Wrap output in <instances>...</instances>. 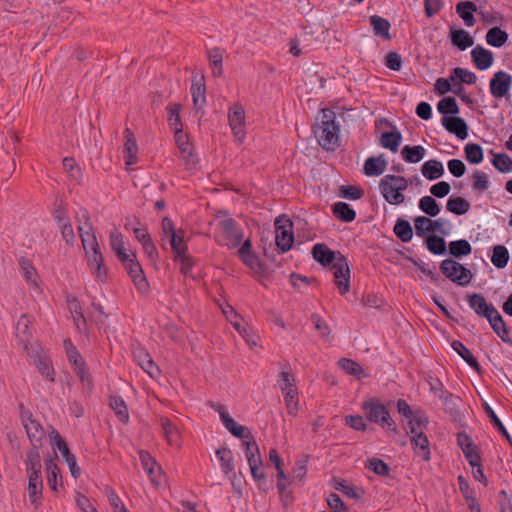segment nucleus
I'll return each instance as SVG.
<instances>
[{
  "label": "nucleus",
  "instance_id": "48",
  "mask_svg": "<svg viewBox=\"0 0 512 512\" xmlns=\"http://www.w3.org/2000/svg\"><path fill=\"white\" fill-rule=\"evenodd\" d=\"M446 207L448 211L456 215H463L469 211L470 203L463 197H450Z\"/></svg>",
  "mask_w": 512,
  "mask_h": 512
},
{
  "label": "nucleus",
  "instance_id": "35",
  "mask_svg": "<svg viewBox=\"0 0 512 512\" xmlns=\"http://www.w3.org/2000/svg\"><path fill=\"white\" fill-rule=\"evenodd\" d=\"M109 406L115 412L116 416L121 422L127 423L129 421L128 408L121 396H110Z\"/></svg>",
  "mask_w": 512,
  "mask_h": 512
},
{
  "label": "nucleus",
  "instance_id": "46",
  "mask_svg": "<svg viewBox=\"0 0 512 512\" xmlns=\"http://www.w3.org/2000/svg\"><path fill=\"white\" fill-rule=\"evenodd\" d=\"M485 38L490 46L501 47L507 42L508 34L495 26L488 30Z\"/></svg>",
  "mask_w": 512,
  "mask_h": 512
},
{
  "label": "nucleus",
  "instance_id": "36",
  "mask_svg": "<svg viewBox=\"0 0 512 512\" xmlns=\"http://www.w3.org/2000/svg\"><path fill=\"white\" fill-rule=\"evenodd\" d=\"M423 176L428 180H435L444 174V167L438 160L426 161L421 168Z\"/></svg>",
  "mask_w": 512,
  "mask_h": 512
},
{
  "label": "nucleus",
  "instance_id": "39",
  "mask_svg": "<svg viewBox=\"0 0 512 512\" xmlns=\"http://www.w3.org/2000/svg\"><path fill=\"white\" fill-rule=\"evenodd\" d=\"M451 346L455 352H457L472 368L480 373V365L477 358L471 353V351L460 341H453Z\"/></svg>",
  "mask_w": 512,
  "mask_h": 512
},
{
  "label": "nucleus",
  "instance_id": "63",
  "mask_svg": "<svg viewBox=\"0 0 512 512\" xmlns=\"http://www.w3.org/2000/svg\"><path fill=\"white\" fill-rule=\"evenodd\" d=\"M465 156L470 163H480V145L469 143L465 146Z\"/></svg>",
  "mask_w": 512,
  "mask_h": 512
},
{
  "label": "nucleus",
  "instance_id": "45",
  "mask_svg": "<svg viewBox=\"0 0 512 512\" xmlns=\"http://www.w3.org/2000/svg\"><path fill=\"white\" fill-rule=\"evenodd\" d=\"M482 408L484 409L485 413L487 414L491 424L498 430V432L502 436H504L510 443H512L508 431L506 430L504 424L499 419V417L496 415L494 410L484 401H482Z\"/></svg>",
  "mask_w": 512,
  "mask_h": 512
},
{
  "label": "nucleus",
  "instance_id": "13",
  "mask_svg": "<svg viewBox=\"0 0 512 512\" xmlns=\"http://www.w3.org/2000/svg\"><path fill=\"white\" fill-rule=\"evenodd\" d=\"M21 418L32 447H40L45 437L42 426L29 411L23 412Z\"/></svg>",
  "mask_w": 512,
  "mask_h": 512
},
{
  "label": "nucleus",
  "instance_id": "52",
  "mask_svg": "<svg viewBox=\"0 0 512 512\" xmlns=\"http://www.w3.org/2000/svg\"><path fill=\"white\" fill-rule=\"evenodd\" d=\"M183 231L180 230L176 234H172L169 237V243L171 245L172 251L174 253V257L181 256L184 253H187V246L184 243V235Z\"/></svg>",
  "mask_w": 512,
  "mask_h": 512
},
{
  "label": "nucleus",
  "instance_id": "23",
  "mask_svg": "<svg viewBox=\"0 0 512 512\" xmlns=\"http://www.w3.org/2000/svg\"><path fill=\"white\" fill-rule=\"evenodd\" d=\"M175 141L180 151L181 157L185 160V164L187 167H191L195 165V160L193 158V153L191 150V145L188 141L187 135H185L182 130L175 132Z\"/></svg>",
  "mask_w": 512,
  "mask_h": 512
},
{
  "label": "nucleus",
  "instance_id": "22",
  "mask_svg": "<svg viewBox=\"0 0 512 512\" xmlns=\"http://www.w3.org/2000/svg\"><path fill=\"white\" fill-rule=\"evenodd\" d=\"M206 87L204 83V77L198 78L194 76L192 78L191 94L193 98V104L196 110H201L206 103Z\"/></svg>",
  "mask_w": 512,
  "mask_h": 512
},
{
  "label": "nucleus",
  "instance_id": "42",
  "mask_svg": "<svg viewBox=\"0 0 512 512\" xmlns=\"http://www.w3.org/2000/svg\"><path fill=\"white\" fill-rule=\"evenodd\" d=\"M216 457L220 462L222 471L229 475L234 471V464H233V454L232 451L228 448H220L217 449Z\"/></svg>",
  "mask_w": 512,
  "mask_h": 512
},
{
  "label": "nucleus",
  "instance_id": "18",
  "mask_svg": "<svg viewBox=\"0 0 512 512\" xmlns=\"http://www.w3.org/2000/svg\"><path fill=\"white\" fill-rule=\"evenodd\" d=\"M442 125L448 132L455 134L461 140L468 136L467 125L460 117L444 116L442 118Z\"/></svg>",
  "mask_w": 512,
  "mask_h": 512
},
{
  "label": "nucleus",
  "instance_id": "14",
  "mask_svg": "<svg viewBox=\"0 0 512 512\" xmlns=\"http://www.w3.org/2000/svg\"><path fill=\"white\" fill-rule=\"evenodd\" d=\"M52 433L54 435L53 439L55 441V446L60 451L63 459L68 464L71 475L74 478H78L81 472L79 466L77 465L75 455L70 452L66 442L57 431L53 430Z\"/></svg>",
  "mask_w": 512,
  "mask_h": 512
},
{
  "label": "nucleus",
  "instance_id": "20",
  "mask_svg": "<svg viewBox=\"0 0 512 512\" xmlns=\"http://www.w3.org/2000/svg\"><path fill=\"white\" fill-rule=\"evenodd\" d=\"M124 266L138 290L145 291L148 287V282L139 262L133 259Z\"/></svg>",
  "mask_w": 512,
  "mask_h": 512
},
{
  "label": "nucleus",
  "instance_id": "15",
  "mask_svg": "<svg viewBox=\"0 0 512 512\" xmlns=\"http://www.w3.org/2000/svg\"><path fill=\"white\" fill-rule=\"evenodd\" d=\"M379 189L383 198L391 205H400L405 200L401 190L388 179L387 175L380 180Z\"/></svg>",
  "mask_w": 512,
  "mask_h": 512
},
{
  "label": "nucleus",
  "instance_id": "57",
  "mask_svg": "<svg viewBox=\"0 0 512 512\" xmlns=\"http://www.w3.org/2000/svg\"><path fill=\"white\" fill-rule=\"evenodd\" d=\"M414 226L417 236L424 237L427 233L433 232L431 219L425 216H418L414 219Z\"/></svg>",
  "mask_w": 512,
  "mask_h": 512
},
{
  "label": "nucleus",
  "instance_id": "58",
  "mask_svg": "<svg viewBox=\"0 0 512 512\" xmlns=\"http://www.w3.org/2000/svg\"><path fill=\"white\" fill-rule=\"evenodd\" d=\"M492 163L494 167L502 173H507L512 170V159L507 154L495 155Z\"/></svg>",
  "mask_w": 512,
  "mask_h": 512
},
{
  "label": "nucleus",
  "instance_id": "24",
  "mask_svg": "<svg viewBox=\"0 0 512 512\" xmlns=\"http://www.w3.org/2000/svg\"><path fill=\"white\" fill-rule=\"evenodd\" d=\"M125 144H124V159L126 165L130 166L137 162V143L131 129L126 128L125 131Z\"/></svg>",
  "mask_w": 512,
  "mask_h": 512
},
{
  "label": "nucleus",
  "instance_id": "53",
  "mask_svg": "<svg viewBox=\"0 0 512 512\" xmlns=\"http://www.w3.org/2000/svg\"><path fill=\"white\" fill-rule=\"evenodd\" d=\"M428 250L435 255H442L446 252V243L444 238L437 235H430L426 238Z\"/></svg>",
  "mask_w": 512,
  "mask_h": 512
},
{
  "label": "nucleus",
  "instance_id": "51",
  "mask_svg": "<svg viewBox=\"0 0 512 512\" xmlns=\"http://www.w3.org/2000/svg\"><path fill=\"white\" fill-rule=\"evenodd\" d=\"M419 208L430 217H435L440 212V207L432 196H424L419 200Z\"/></svg>",
  "mask_w": 512,
  "mask_h": 512
},
{
  "label": "nucleus",
  "instance_id": "12",
  "mask_svg": "<svg viewBox=\"0 0 512 512\" xmlns=\"http://www.w3.org/2000/svg\"><path fill=\"white\" fill-rule=\"evenodd\" d=\"M229 125L236 141L242 143L245 139V111L240 104H235L228 113Z\"/></svg>",
  "mask_w": 512,
  "mask_h": 512
},
{
  "label": "nucleus",
  "instance_id": "43",
  "mask_svg": "<svg viewBox=\"0 0 512 512\" xmlns=\"http://www.w3.org/2000/svg\"><path fill=\"white\" fill-rule=\"evenodd\" d=\"M509 257H510L509 251L505 246L496 245L493 247L492 255H491V262L496 268H498V269L505 268L508 264Z\"/></svg>",
  "mask_w": 512,
  "mask_h": 512
},
{
  "label": "nucleus",
  "instance_id": "33",
  "mask_svg": "<svg viewBox=\"0 0 512 512\" xmlns=\"http://www.w3.org/2000/svg\"><path fill=\"white\" fill-rule=\"evenodd\" d=\"M224 51L218 47H214L207 52L209 64L214 77H220L223 74L222 62Z\"/></svg>",
  "mask_w": 512,
  "mask_h": 512
},
{
  "label": "nucleus",
  "instance_id": "47",
  "mask_svg": "<svg viewBox=\"0 0 512 512\" xmlns=\"http://www.w3.org/2000/svg\"><path fill=\"white\" fill-rule=\"evenodd\" d=\"M449 254L454 258H461L463 256H467L471 253L472 248L470 243L467 240H456L451 241L448 245Z\"/></svg>",
  "mask_w": 512,
  "mask_h": 512
},
{
  "label": "nucleus",
  "instance_id": "29",
  "mask_svg": "<svg viewBox=\"0 0 512 512\" xmlns=\"http://www.w3.org/2000/svg\"><path fill=\"white\" fill-rule=\"evenodd\" d=\"M387 164L383 155L369 157L364 163V173L367 176H379L386 170Z\"/></svg>",
  "mask_w": 512,
  "mask_h": 512
},
{
  "label": "nucleus",
  "instance_id": "5",
  "mask_svg": "<svg viewBox=\"0 0 512 512\" xmlns=\"http://www.w3.org/2000/svg\"><path fill=\"white\" fill-rule=\"evenodd\" d=\"M361 407L369 421L379 424L386 430L397 431L396 423L391 418L389 411L378 399H369L363 402Z\"/></svg>",
  "mask_w": 512,
  "mask_h": 512
},
{
  "label": "nucleus",
  "instance_id": "2",
  "mask_svg": "<svg viewBox=\"0 0 512 512\" xmlns=\"http://www.w3.org/2000/svg\"><path fill=\"white\" fill-rule=\"evenodd\" d=\"M210 407L219 413L220 419L224 427L235 437L245 439L243 446L245 447V456L248 464H262V458L258 445L253 439L250 430L243 425L238 424L227 412L225 407L220 403L211 402Z\"/></svg>",
  "mask_w": 512,
  "mask_h": 512
},
{
  "label": "nucleus",
  "instance_id": "31",
  "mask_svg": "<svg viewBox=\"0 0 512 512\" xmlns=\"http://www.w3.org/2000/svg\"><path fill=\"white\" fill-rule=\"evenodd\" d=\"M162 432L169 445H179L180 432L177 426L168 418L162 417L160 419Z\"/></svg>",
  "mask_w": 512,
  "mask_h": 512
},
{
  "label": "nucleus",
  "instance_id": "17",
  "mask_svg": "<svg viewBox=\"0 0 512 512\" xmlns=\"http://www.w3.org/2000/svg\"><path fill=\"white\" fill-rule=\"evenodd\" d=\"M510 85L511 76L504 71H498L490 81L491 94L496 98H502L507 94Z\"/></svg>",
  "mask_w": 512,
  "mask_h": 512
},
{
  "label": "nucleus",
  "instance_id": "10",
  "mask_svg": "<svg viewBox=\"0 0 512 512\" xmlns=\"http://www.w3.org/2000/svg\"><path fill=\"white\" fill-rule=\"evenodd\" d=\"M482 317L487 318L493 331L502 341L512 344L509 331L500 313L492 306H489L482 297Z\"/></svg>",
  "mask_w": 512,
  "mask_h": 512
},
{
  "label": "nucleus",
  "instance_id": "4",
  "mask_svg": "<svg viewBox=\"0 0 512 512\" xmlns=\"http://www.w3.org/2000/svg\"><path fill=\"white\" fill-rule=\"evenodd\" d=\"M79 235L86 253L89 268L93 270L99 281L105 282L107 280V269L103 264L104 259L99 250V244L95 235L89 233V231L84 232V227L81 225L79 226Z\"/></svg>",
  "mask_w": 512,
  "mask_h": 512
},
{
  "label": "nucleus",
  "instance_id": "27",
  "mask_svg": "<svg viewBox=\"0 0 512 512\" xmlns=\"http://www.w3.org/2000/svg\"><path fill=\"white\" fill-rule=\"evenodd\" d=\"M370 24L373 28V33L375 36L381 37L384 40H390V22L379 16V15H372L369 17Z\"/></svg>",
  "mask_w": 512,
  "mask_h": 512
},
{
  "label": "nucleus",
  "instance_id": "54",
  "mask_svg": "<svg viewBox=\"0 0 512 512\" xmlns=\"http://www.w3.org/2000/svg\"><path fill=\"white\" fill-rule=\"evenodd\" d=\"M45 467L47 473V482L50 488L54 491L57 490V477L60 474V470L57 464L54 462L52 458L45 460Z\"/></svg>",
  "mask_w": 512,
  "mask_h": 512
},
{
  "label": "nucleus",
  "instance_id": "8",
  "mask_svg": "<svg viewBox=\"0 0 512 512\" xmlns=\"http://www.w3.org/2000/svg\"><path fill=\"white\" fill-rule=\"evenodd\" d=\"M441 273L459 286H466L472 279V273L461 263L453 259H445L440 264Z\"/></svg>",
  "mask_w": 512,
  "mask_h": 512
},
{
  "label": "nucleus",
  "instance_id": "40",
  "mask_svg": "<svg viewBox=\"0 0 512 512\" xmlns=\"http://www.w3.org/2000/svg\"><path fill=\"white\" fill-rule=\"evenodd\" d=\"M459 489L464 498L467 501L468 507L471 512H480V506L476 505V499L474 497V493L471 490L468 481L462 476H458Z\"/></svg>",
  "mask_w": 512,
  "mask_h": 512
},
{
  "label": "nucleus",
  "instance_id": "41",
  "mask_svg": "<svg viewBox=\"0 0 512 512\" xmlns=\"http://www.w3.org/2000/svg\"><path fill=\"white\" fill-rule=\"evenodd\" d=\"M426 150L421 145L409 146L406 145L401 151V156L404 161L408 163H417L421 161L425 156Z\"/></svg>",
  "mask_w": 512,
  "mask_h": 512
},
{
  "label": "nucleus",
  "instance_id": "16",
  "mask_svg": "<svg viewBox=\"0 0 512 512\" xmlns=\"http://www.w3.org/2000/svg\"><path fill=\"white\" fill-rule=\"evenodd\" d=\"M137 364L153 379L159 377L160 370L154 363L150 354L143 348L138 347L133 352Z\"/></svg>",
  "mask_w": 512,
  "mask_h": 512
},
{
  "label": "nucleus",
  "instance_id": "30",
  "mask_svg": "<svg viewBox=\"0 0 512 512\" xmlns=\"http://www.w3.org/2000/svg\"><path fill=\"white\" fill-rule=\"evenodd\" d=\"M222 312L226 316L227 320L230 321V323L233 325L235 330L246 340L247 343H250L248 339V329L241 325L240 323V315L234 310V308L227 304L224 307H222Z\"/></svg>",
  "mask_w": 512,
  "mask_h": 512
},
{
  "label": "nucleus",
  "instance_id": "61",
  "mask_svg": "<svg viewBox=\"0 0 512 512\" xmlns=\"http://www.w3.org/2000/svg\"><path fill=\"white\" fill-rule=\"evenodd\" d=\"M339 196L349 200H357L363 196V190L356 186L344 185L340 187Z\"/></svg>",
  "mask_w": 512,
  "mask_h": 512
},
{
  "label": "nucleus",
  "instance_id": "26",
  "mask_svg": "<svg viewBox=\"0 0 512 512\" xmlns=\"http://www.w3.org/2000/svg\"><path fill=\"white\" fill-rule=\"evenodd\" d=\"M477 11V5L471 1L459 2L456 5V12L468 27L476 23L474 12Z\"/></svg>",
  "mask_w": 512,
  "mask_h": 512
},
{
  "label": "nucleus",
  "instance_id": "56",
  "mask_svg": "<svg viewBox=\"0 0 512 512\" xmlns=\"http://www.w3.org/2000/svg\"><path fill=\"white\" fill-rule=\"evenodd\" d=\"M366 467L379 476H388L390 473L389 465L379 458L369 459Z\"/></svg>",
  "mask_w": 512,
  "mask_h": 512
},
{
  "label": "nucleus",
  "instance_id": "21",
  "mask_svg": "<svg viewBox=\"0 0 512 512\" xmlns=\"http://www.w3.org/2000/svg\"><path fill=\"white\" fill-rule=\"evenodd\" d=\"M39 448L40 447H32L25 453L24 463L26 466L27 475H42V464Z\"/></svg>",
  "mask_w": 512,
  "mask_h": 512
},
{
  "label": "nucleus",
  "instance_id": "6",
  "mask_svg": "<svg viewBox=\"0 0 512 512\" xmlns=\"http://www.w3.org/2000/svg\"><path fill=\"white\" fill-rule=\"evenodd\" d=\"M277 383L283 394L288 414L295 416L298 412L299 400L295 378L290 372L281 371L278 375Z\"/></svg>",
  "mask_w": 512,
  "mask_h": 512
},
{
  "label": "nucleus",
  "instance_id": "7",
  "mask_svg": "<svg viewBox=\"0 0 512 512\" xmlns=\"http://www.w3.org/2000/svg\"><path fill=\"white\" fill-rule=\"evenodd\" d=\"M219 232L215 236L218 244L228 249L238 247L243 239V232L232 218H225L218 222Z\"/></svg>",
  "mask_w": 512,
  "mask_h": 512
},
{
  "label": "nucleus",
  "instance_id": "28",
  "mask_svg": "<svg viewBox=\"0 0 512 512\" xmlns=\"http://www.w3.org/2000/svg\"><path fill=\"white\" fill-rule=\"evenodd\" d=\"M428 424V419L421 411H416L413 418L409 419L406 425L407 433L410 438L414 435L424 434V429Z\"/></svg>",
  "mask_w": 512,
  "mask_h": 512
},
{
  "label": "nucleus",
  "instance_id": "37",
  "mask_svg": "<svg viewBox=\"0 0 512 512\" xmlns=\"http://www.w3.org/2000/svg\"><path fill=\"white\" fill-rule=\"evenodd\" d=\"M334 216L343 222H352L356 218V212L345 202H337L332 206Z\"/></svg>",
  "mask_w": 512,
  "mask_h": 512
},
{
  "label": "nucleus",
  "instance_id": "38",
  "mask_svg": "<svg viewBox=\"0 0 512 512\" xmlns=\"http://www.w3.org/2000/svg\"><path fill=\"white\" fill-rule=\"evenodd\" d=\"M415 453L424 460L430 459L429 441L425 434L414 435L410 438Z\"/></svg>",
  "mask_w": 512,
  "mask_h": 512
},
{
  "label": "nucleus",
  "instance_id": "19",
  "mask_svg": "<svg viewBox=\"0 0 512 512\" xmlns=\"http://www.w3.org/2000/svg\"><path fill=\"white\" fill-rule=\"evenodd\" d=\"M28 476V495L31 504L38 508L41 503L43 480L42 475H27Z\"/></svg>",
  "mask_w": 512,
  "mask_h": 512
},
{
  "label": "nucleus",
  "instance_id": "55",
  "mask_svg": "<svg viewBox=\"0 0 512 512\" xmlns=\"http://www.w3.org/2000/svg\"><path fill=\"white\" fill-rule=\"evenodd\" d=\"M437 108L439 113L443 115H455L459 112L457 102L453 97H445L442 100H440L438 102Z\"/></svg>",
  "mask_w": 512,
  "mask_h": 512
},
{
  "label": "nucleus",
  "instance_id": "49",
  "mask_svg": "<svg viewBox=\"0 0 512 512\" xmlns=\"http://www.w3.org/2000/svg\"><path fill=\"white\" fill-rule=\"evenodd\" d=\"M394 233L402 242H409L413 237V229L407 220L398 219L394 226Z\"/></svg>",
  "mask_w": 512,
  "mask_h": 512
},
{
  "label": "nucleus",
  "instance_id": "1",
  "mask_svg": "<svg viewBox=\"0 0 512 512\" xmlns=\"http://www.w3.org/2000/svg\"><path fill=\"white\" fill-rule=\"evenodd\" d=\"M312 255L322 266L332 265L334 282L340 294L348 293L350 290V268L346 257L340 251H333L323 243L313 246Z\"/></svg>",
  "mask_w": 512,
  "mask_h": 512
},
{
  "label": "nucleus",
  "instance_id": "62",
  "mask_svg": "<svg viewBox=\"0 0 512 512\" xmlns=\"http://www.w3.org/2000/svg\"><path fill=\"white\" fill-rule=\"evenodd\" d=\"M454 76L460 80V84H474L477 81L475 73L461 67L454 68Z\"/></svg>",
  "mask_w": 512,
  "mask_h": 512
},
{
  "label": "nucleus",
  "instance_id": "3",
  "mask_svg": "<svg viewBox=\"0 0 512 512\" xmlns=\"http://www.w3.org/2000/svg\"><path fill=\"white\" fill-rule=\"evenodd\" d=\"M340 126L336 113L329 108L321 110V118L314 128L319 145L326 151H334L339 146Z\"/></svg>",
  "mask_w": 512,
  "mask_h": 512
},
{
  "label": "nucleus",
  "instance_id": "59",
  "mask_svg": "<svg viewBox=\"0 0 512 512\" xmlns=\"http://www.w3.org/2000/svg\"><path fill=\"white\" fill-rule=\"evenodd\" d=\"M179 110V105L177 104H171L167 107L169 124L175 132L182 130Z\"/></svg>",
  "mask_w": 512,
  "mask_h": 512
},
{
  "label": "nucleus",
  "instance_id": "44",
  "mask_svg": "<svg viewBox=\"0 0 512 512\" xmlns=\"http://www.w3.org/2000/svg\"><path fill=\"white\" fill-rule=\"evenodd\" d=\"M339 367L347 374L355 376L357 379L366 377L364 369L356 361L348 358H342L338 362Z\"/></svg>",
  "mask_w": 512,
  "mask_h": 512
},
{
  "label": "nucleus",
  "instance_id": "64",
  "mask_svg": "<svg viewBox=\"0 0 512 512\" xmlns=\"http://www.w3.org/2000/svg\"><path fill=\"white\" fill-rule=\"evenodd\" d=\"M174 260L176 262L181 263L180 271L183 275H185V276L190 275L191 269L194 266V260L190 255H188L187 253H184L181 256L174 257Z\"/></svg>",
  "mask_w": 512,
  "mask_h": 512
},
{
  "label": "nucleus",
  "instance_id": "9",
  "mask_svg": "<svg viewBox=\"0 0 512 512\" xmlns=\"http://www.w3.org/2000/svg\"><path fill=\"white\" fill-rule=\"evenodd\" d=\"M276 245L282 252L292 248L294 242L293 222L286 215H281L275 220Z\"/></svg>",
  "mask_w": 512,
  "mask_h": 512
},
{
  "label": "nucleus",
  "instance_id": "50",
  "mask_svg": "<svg viewBox=\"0 0 512 512\" xmlns=\"http://www.w3.org/2000/svg\"><path fill=\"white\" fill-rule=\"evenodd\" d=\"M29 325V318L26 315H22L16 324V337L20 342L26 343L32 337Z\"/></svg>",
  "mask_w": 512,
  "mask_h": 512
},
{
  "label": "nucleus",
  "instance_id": "34",
  "mask_svg": "<svg viewBox=\"0 0 512 512\" xmlns=\"http://www.w3.org/2000/svg\"><path fill=\"white\" fill-rule=\"evenodd\" d=\"M402 142V135L398 130H394L391 132H384L381 134L380 137V145L385 148L389 149L392 152H397L398 148Z\"/></svg>",
  "mask_w": 512,
  "mask_h": 512
},
{
  "label": "nucleus",
  "instance_id": "60",
  "mask_svg": "<svg viewBox=\"0 0 512 512\" xmlns=\"http://www.w3.org/2000/svg\"><path fill=\"white\" fill-rule=\"evenodd\" d=\"M106 495L108 497L109 503L112 506L114 512H128L127 508L123 504L120 497L116 494V492L110 488L106 487L105 489Z\"/></svg>",
  "mask_w": 512,
  "mask_h": 512
},
{
  "label": "nucleus",
  "instance_id": "32",
  "mask_svg": "<svg viewBox=\"0 0 512 512\" xmlns=\"http://www.w3.org/2000/svg\"><path fill=\"white\" fill-rule=\"evenodd\" d=\"M139 457L141 464L144 470L148 473L151 482L157 485L159 480L157 479L156 468L158 471H160L161 468L157 465L155 459L147 451H140Z\"/></svg>",
  "mask_w": 512,
  "mask_h": 512
},
{
  "label": "nucleus",
  "instance_id": "25",
  "mask_svg": "<svg viewBox=\"0 0 512 512\" xmlns=\"http://www.w3.org/2000/svg\"><path fill=\"white\" fill-rule=\"evenodd\" d=\"M451 43L458 49L464 51L474 44L472 36L464 29L450 27L449 31Z\"/></svg>",
  "mask_w": 512,
  "mask_h": 512
},
{
  "label": "nucleus",
  "instance_id": "11",
  "mask_svg": "<svg viewBox=\"0 0 512 512\" xmlns=\"http://www.w3.org/2000/svg\"><path fill=\"white\" fill-rule=\"evenodd\" d=\"M457 441L466 459L473 468L474 477L480 480V454L476 450V445L471 438L464 433H458Z\"/></svg>",
  "mask_w": 512,
  "mask_h": 512
}]
</instances>
